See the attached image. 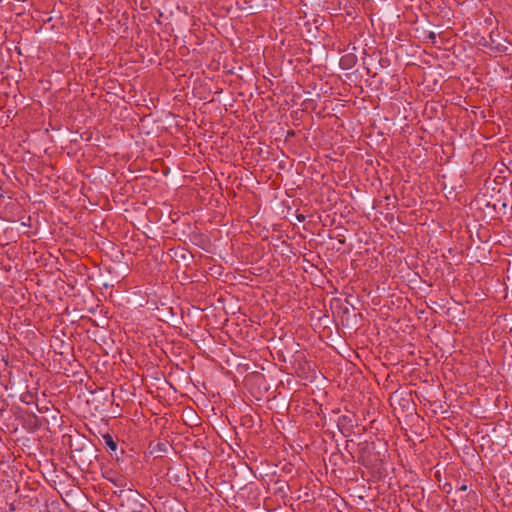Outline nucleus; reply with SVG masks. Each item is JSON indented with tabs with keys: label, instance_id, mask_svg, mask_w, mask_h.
<instances>
[{
	"label": "nucleus",
	"instance_id": "f257e3e1",
	"mask_svg": "<svg viewBox=\"0 0 512 512\" xmlns=\"http://www.w3.org/2000/svg\"><path fill=\"white\" fill-rule=\"evenodd\" d=\"M337 426L341 433L345 435L346 432H350L353 428V419L350 415H341L337 420Z\"/></svg>",
	"mask_w": 512,
	"mask_h": 512
},
{
	"label": "nucleus",
	"instance_id": "20e7f679",
	"mask_svg": "<svg viewBox=\"0 0 512 512\" xmlns=\"http://www.w3.org/2000/svg\"><path fill=\"white\" fill-rule=\"evenodd\" d=\"M124 481H125V480H124V479H122V480H121V481H119V483H117L116 485L121 486V487H124V486H125Z\"/></svg>",
	"mask_w": 512,
	"mask_h": 512
},
{
	"label": "nucleus",
	"instance_id": "f03ea898",
	"mask_svg": "<svg viewBox=\"0 0 512 512\" xmlns=\"http://www.w3.org/2000/svg\"><path fill=\"white\" fill-rule=\"evenodd\" d=\"M103 440L111 452H115L117 450V447H118L117 442L113 439V437L109 433H106L103 435Z\"/></svg>",
	"mask_w": 512,
	"mask_h": 512
},
{
	"label": "nucleus",
	"instance_id": "7ed1b4c3",
	"mask_svg": "<svg viewBox=\"0 0 512 512\" xmlns=\"http://www.w3.org/2000/svg\"><path fill=\"white\" fill-rule=\"evenodd\" d=\"M426 39H428L431 43H435L436 33L429 32L428 35L426 36Z\"/></svg>",
	"mask_w": 512,
	"mask_h": 512
}]
</instances>
